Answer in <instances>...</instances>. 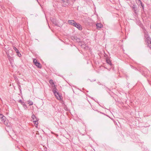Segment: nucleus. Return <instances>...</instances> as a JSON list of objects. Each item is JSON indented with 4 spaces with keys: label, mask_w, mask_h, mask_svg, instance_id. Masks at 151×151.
<instances>
[{
    "label": "nucleus",
    "mask_w": 151,
    "mask_h": 151,
    "mask_svg": "<svg viewBox=\"0 0 151 151\" xmlns=\"http://www.w3.org/2000/svg\"><path fill=\"white\" fill-rule=\"evenodd\" d=\"M49 83L51 85H52V86H54V83L52 80H50Z\"/></svg>",
    "instance_id": "obj_10"
},
{
    "label": "nucleus",
    "mask_w": 151,
    "mask_h": 151,
    "mask_svg": "<svg viewBox=\"0 0 151 151\" xmlns=\"http://www.w3.org/2000/svg\"><path fill=\"white\" fill-rule=\"evenodd\" d=\"M55 95L56 98L58 100H60L61 99V96L59 94L58 92L55 93H54Z\"/></svg>",
    "instance_id": "obj_4"
},
{
    "label": "nucleus",
    "mask_w": 151,
    "mask_h": 151,
    "mask_svg": "<svg viewBox=\"0 0 151 151\" xmlns=\"http://www.w3.org/2000/svg\"><path fill=\"white\" fill-rule=\"evenodd\" d=\"M28 104L30 105H32L33 104V102H32V101H28Z\"/></svg>",
    "instance_id": "obj_12"
},
{
    "label": "nucleus",
    "mask_w": 151,
    "mask_h": 151,
    "mask_svg": "<svg viewBox=\"0 0 151 151\" xmlns=\"http://www.w3.org/2000/svg\"><path fill=\"white\" fill-rule=\"evenodd\" d=\"M7 56H8V57H9V55H8Z\"/></svg>",
    "instance_id": "obj_17"
},
{
    "label": "nucleus",
    "mask_w": 151,
    "mask_h": 151,
    "mask_svg": "<svg viewBox=\"0 0 151 151\" xmlns=\"http://www.w3.org/2000/svg\"><path fill=\"white\" fill-rule=\"evenodd\" d=\"M146 42L148 46H149V44H151V40L150 38H147L146 39Z\"/></svg>",
    "instance_id": "obj_8"
},
{
    "label": "nucleus",
    "mask_w": 151,
    "mask_h": 151,
    "mask_svg": "<svg viewBox=\"0 0 151 151\" xmlns=\"http://www.w3.org/2000/svg\"><path fill=\"white\" fill-rule=\"evenodd\" d=\"M148 46L151 48V44H149Z\"/></svg>",
    "instance_id": "obj_16"
},
{
    "label": "nucleus",
    "mask_w": 151,
    "mask_h": 151,
    "mask_svg": "<svg viewBox=\"0 0 151 151\" xmlns=\"http://www.w3.org/2000/svg\"><path fill=\"white\" fill-rule=\"evenodd\" d=\"M68 22L69 24L73 25V26H74L76 23V22L73 20H69L68 21Z\"/></svg>",
    "instance_id": "obj_7"
},
{
    "label": "nucleus",
    "mask_w": 151,
    "mask_h": 151,
    "mask_svg": "<svg viewBox=\"0 0 151 151\" xmlns=\"http://www.w3.org/2000/svg\"><path fill=\"white\" fill-rule=\"evenodd\" d=\"M1 120L2 122H3L4 124L6 125L7 126L8 124V121L6 119L5 116L3 117L1 119Z\"/></svg>",
    "instance_id": "obj_3"
},
{
    "label": "nucleus",
    "mask_w": 151,
    "mask_h": 151,
    "mask_svg": "<svg viewBox=\"0 0 151 151\" xmlns=\"http://www.w3.org/2000/svg\"><path fill=\"white\" fill-rule=\"evenodd\" d=\"M33 63L38 68H41L42 67V65L40 63L37 61V60L35 59H34Z\"/></svg>",
    "instance_id": "obj_2"
},
{
    "label": "nucleus",
    "mask_w": 151,
    "mask_h": 151,
    "mask_svg": "<svg viewBox=\"0 0 151 151\" xmlns=\"http://www.w3.org/2000/svg\"><path fill=\"white\" fill-rule=\"evenodd\" d=\"M14 49L16 51V52L17 53H19V50L15 47H14Z\"/></svg>",
    "instance_id": "obj_11"
},
{
    "label": "nucleus",
    "mask_w": 151,
    "mask_h": 151,
    "mask_svg": "<svg viewBox=\"0 0 151 151\" xmlns=\"http://www.w3.org/2000/svg\"><path fill=\"white\" fill-rule=\"evenodd\" d=\"M4 116H3L2 114H0V118L1 119L3 117H4Z\"/></svg>",
    "instance_id": "obj_14"
},
{
    "label": "nucleus",
    "mask_w": 151,
    "mask_h": 151,
    "mask_svg": "<svg viewBox=\"0 0 151 151\" xmlns=\"http://www.w3.org/2000/svg\"><path fill=\"white\" fill-rule=\"evenodd\" d=\"M96 28L98 29H99L100 28L103 27V25L101 23H97L96 25Z\"/></svg>",
    "instance_id": "obj_6"
},
{
    "label": "nucleus",
    "mask_w": 151,
    "mask_h": 151,
    "mask_svg": "<svg viewBox=\"0 0 151 151\" xmlns=\"http://www.w3.org/2000/svg\"><path fill=\"white\" fill-rule=\"evenodd\" d=\"M17 55L19 56V57H20L21 56V54L19 53H19H17Z\"/></svg>",
    "instance_id": "obj_15"
},
{
    "label": "nucleus",
    "mask_w": 151,
    "mask_h": 151,
    "mask_svg": "<svg viewBox=\"0 0 151 151\" xmlns=\"http://www.w3.org/2000/svg\"><path fill=\"white\" fill-rule=\"evenodd\" d=\"M74 26L76 27L80 30H81L82 29V27L79 24H77L76 23Z\"/></svg>",
    "instance_id": "obj_5"
},
{
    "label": "nucleus",
    "mask_w": 151,
    "mask_h": 151,
    "mask_svg": "<svg viewBox=\"0 0 151 151\" xmlns=\"http://www.w3.org/2000/svg\"><path fill=\"white\" fill-rule=\"evenodd\" d=\"M106 62L107 63H108L109 64H111V61H110V60H106Z\"/></svg>",
    "instance_id": "obj_13"
},
{
    "label": "nucleus",
    "mask_w": 151,
    "mask_h": 151,
    "mask_svg": "<svg viewBox=\"0 0 151 151\" xmlns=\"http://www.w3.org/2000/svg\"><path fill=\"white\" fill-rule=\"evenodd\" d=\"M53 88V92L54 93H55L57 92V89L56 88V86L55 85H54V86H52Z\"/></svg>",
    "instance_id": "obj_9"
},
{
    "label": "nucleus",
    "mask_w": 151,
    "mask_h": 151,
    "mask_svg": "<svg viewBox=\"0 0 151 151\" xmlns=\"http://www.w3.org/2000/svg\"><path fill=\"white\" fill-rule=\"evenodd\" d=\"M32 118V121L34 122V124L35 125V127H37L38 124V121L37 117L34 114H32L31 116Z\"/></svg>",
    "instance_id": "obj_1"
}]
</instances>
